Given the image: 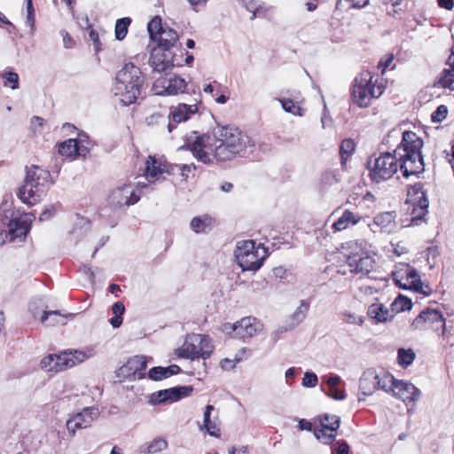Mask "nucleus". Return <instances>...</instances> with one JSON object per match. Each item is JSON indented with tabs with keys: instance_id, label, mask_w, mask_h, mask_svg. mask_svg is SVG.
Returning a JSON list of instances; mask_svg holds the SVG:
<instances>
[{
	"instance_id": "c756f323",
	"label": "nucleus",
	"mask_w": 454,
	"mask_h": 454,
	"mask_svg": "<svg viewBox=\"0 0 454 454\" xmlns=\"http://www.w3.org/2000/svg\"><path fill=\"white\" fill-rule=\"evenodd\" d=\"M165 171V167L159 163L153 156H149L145 162V176L149 182H154L160 178Z\"/></svg>"
},
{
	"instance_id": "9b49d317",
	"label": "nucleus",
	"mask_w": 454,
	"mask_h": 454,
	"mask_svg": "<svg viewBox=\"0 0 454 454\" xmlns=\"http://www.w3.org/2000/svg\"><path fill=\"white\" fill-rule=\"evenodd\" d=\"M366 165L371 178L377 183L389 179L397 171V160L389 152L383 153L374 160L370 159Z\"/></svg>"
},
{
	"instance_id": "37998d69",
	"label": "nucleus",
	"mask_w": 454,
	"mask_h": 454,
	"mask_svg": "<svg viewBox=\"0 0 454 454\" xmlns=\"http://www.w3.org/2000/svg\"><path fill=\"white\" fill-rule=\"evenodd\" d=\"M168 446V441L163 437H156L146 446L145 454H156L165 450Z\"/></svg>"
},
{
	"instance_id": "4c0bfd02",
	"label": "nucleus",
	"mask_w": 454,
	"mask_h": 454,
	"mask_svg": "<svg viewBox=\"0 0 454 454\" xmlns=\"http://www.w3.org/2000/svg\"><path fill=\"white\" fill-rule=\"evenodd\" d=\"M340 181L338 174L335 170H326L322 173L319 179V188L323 192H326L332 186L338 184Z\"/></svg>"
},
{
	"instance_id": "dca6fc26",
	"label": "nucleus",
	"mask_w": 454,
	"mask_h": 454,
	"mask_svg": "<svg viewBox=\"0 0 454 454\" xmlns=\"http://www.w3.org/2000/svg\"><path fill=\"white\" fill-rule=\"evenodd\" d=\"M140 196L136 193L132 184H124L113 190L108 197L111 206L121 207L137 203Z\"/></svg>"
},
{
	"instance_id": "aec40b11",
	"label": "nucleus",
	"mask_w": 454,
	"mask_h": 454,
	"mask_svg": "<svg viewBox=\"0 0 454 454\" xmlns=\"http://www.w3.org/2000/svg\"><path fill=\"white\" fill-rule=\"evenodd\" d=\"M400 160V169L406 178L412 176L418 177L424 171V162L421 154H418V157H415L412 153L403 154L401 156Z\"/></svg>"
},
{
	"instance_id": "774afa93",
	"label": "nucleus",
	"mask_w": 454,
	"mask_h": 454,
	"mask_svg": "<svg viewBox=\"0 0 454 454\" xmlns=\"http://www.w3.org/2000/svg\"><path fill=\"white\" fill-rule=\"evenodd\" d=\"M56 210L54 207H48L43 210V212L40 215L39 220L45 221L50 219L52 215H54Z\"/></svg>"
},
{
	"instance_id": "5fc2aeb1",
	"label": "nucleus",
	"mask_w": 454,
	"mask_h": 454,
	"mask_svg": "<svg viewBox=\"0 0 454 454\" xmlns=\"http://www.w3.org/2000/svg\"><path fill=\"white\" fill-rule=\"evenodd\" d=\"M55 362L54 354H51L41 360L40 365L41 368L46 372H55Z\"/></svg>"
},
{
	"instance_id": "2f4dec72",
	"label": "nucleus",
	"mask_w": 454,
	"mask_h": 454,
	"mask_svg": "<svg viewBox=\"0 0 454 454\" xmlns=\"http://www.w3.org/2000/svg\"><path fill=\"white\" fill-rule=\"evenodd\" d=\"M156 41L158 47H164L171 51V48L175 47L178 41V35L176 30L167 27L161 31Z\"/></svg>"
},
{
	"instance_id": "58836bf2",
	"label": "nucleus",
	"mask_w": 454,
	"mask_h": 454,
	"mask_svg": "<svg viewBox=\"0 0 454 454\" xmlns=\"http://www.w3.org/2000/svg\"><path fill=\"white\" fill-rule=\"evenodd\" d=\"M356 149L355 142L352 139L346 138L341 141L340 145V164L345 168L348 159L354 153Z\"/></svg>"
},
{
	"instance_id": "4d7b16f0",
	"label": "nucleus",
	"mask_w": 454,
	"mask_h": 454,
	"mask_svg": "<svg viewBox=\"0 0 454 454\" xmlns=\"http://www.w3.org/2000/svg\"><path fill=\"white\" fill-rule=\"evenodd\" d=\"M349 447L344 441H339L332 446L333 454H348Z\"/></svg>"
},
{
	"instance_id": "6ab92c4d",
	"label": "nucleus",
	"mask_w": 454,
	"mask_h": 454,
	"mask_svg": "<svg viewBox=\"0 0 454 454\" xmlns=\"http://www.w3.org/2000/svg\"><path fill=\"white\" fill-rule=\"evenodd\" d=\"M147 367V361L144 356H135L129 358L125 364L120 367L119 375L134 380L142 379Z\"/></svg>"
},
{
	"instance_id": "8fccbe9b",
	"label": "nucleus",
	"mask_w": 454,
	"mask_h": 454,
	"mask_svg": "<svg viewBox=\"0 0 454 454\" xmlns=\"http://www.w3.org/2000/svg\"><path fill=\"white\" fill-rule=\"evenodd\" d=\"M4 86L9 87L12 90L19 88V75L15 72H5L2 74Z\"/></svg>"
},
{
	"instance_id": "393cba45",
	"label": "nucleus",
	"mask_w": 454,
	"mask_h": 454,
	"mask_svg": "<svg viewBox=\"0 0 454 454\" xmlns=\"http://www.w3.org/2000/svg\"><path fill=\"white\" fill-rule=\"evenodd\" d=\"M377 379L378 372L372 368L367 369L363 372L359 380V388L364 395H371L378 389L379 381Z\"/></svg>"
},
{
	"instance_id": "f257e3e1",
	"label": "nucleus",
	"mask_w": 454,
	"mask_h": 454,
	"mask_svg": "<svg viewBox=\"0 0 454 454\" xmlns=\"http://www.w3.org/2000/svg\"><path fill=\"white\" fill-rule=\"evenodd\" d=\"M254 141L247 133L231 125H217L212 134L198 135L193 132L185 144L178 148L190 150L204 164L223 162L243 157L248 148L254 147Z\"/></svg>"
},
{
	"instance_id": "79ce46f5",
	"label": "nucleus",
	"mask_w": 454,
	"mask_h": 454,
	"mask_svg": "<svg viewBox=\"0 0 454 454\" xmlns=\"http://www.w3.org/2000/svg\"><path fill=\"white\" fill-rule=\"evenodd\" d=\"M436 84L442 88L454 90V67L450 66L449 69H444L439 77Z\"/></svg>"
},
{
	"instance_id": "052dcab7",
	"label": "nucleus",
	"mask_w": 454,
	"mask_h": 454,
	"mask_svg": "<svg viewBox=\"0 0 454 454\" xmlns=\"http://www.w3.org/2000/svg\"><path fill=\"white\" fill-rule=\"evenodd\" d=\"M43 121H44V120L42 117H40L38 115L33 116V118L30 121V124H31V129L34 130V132L40 131V129L43 126Z\"/></svg>"
},
{
	"instance_id": "f8f14e48",
	"label": "nucleus",
	"mask_w": 454,
	"mask_h": 454,
	"mask_svg": "<svg viewBox=\"0 0 454 454\" xmlns=\"http://www.w3.org/2000/svg\"><path fill=\"white\" fill-rule=\"evenodd\" d=\"M399 288L413 290L429 296L432 293L427 285H424L420 280V276L416 269L410 266L407 262H399Z\"/></svg>"
},
{
	"instance_id": "c03bdc74",
	"label": "nucleus",
	"mask_w": 454,
	"mask_h": 454,
	"mask_svg": "<svg viewBox=\"0 0 454 454\" xmlns=\"http://www.w3.org/2000/svg\"><path fill=\"white\" fill-rule=\"evenodd\" d=\"M59 153L63 156H73L80 153L77 140L67 139L61 143L59 147Z\"/></svg>"
},
{
	"instance_id": "a878e982",
	"label": "nucleus",
	"mask_w": 454,
	"mask_h": 454,
	"mask_svg": "<svg viewBox=\"0 0 454 454\" xmlns=\"http://www.w3.org/2000/svg\"><path fill=\"white\" fill-rule=\"evenodd\" d=\"M373 225L380 227L382 232H394L396 228L395 213L392 211L377 215L373 219Z\"/></svg>"
},
{
	"instance_id": "72a5a7b5",
	"label": "nucleus",
	"mask_w": 454,
	"mask_h": 454,
	"mask_svg": "<svg viewBox=\"0 0 454 454\" xmlns=\"http://www.w3.org/2000/svg\"><path fill=\"white\" fill-rule=\"evenodd\" d=\"M360 220V217L349 210H345L342 215L333 223V229L336 231H340L348 227L351 224H356Z\"/></svg>"
},
{
	"instance_id": "7ed1b4c3",
	"label": "nucleus",
	"mask_w": 454,
	"mask_h": 454,
	"mask_svg": "<svg viewBox=\"0 0 454 454\" xmlns=\"http://www.w3.org/2000/svg\"><path fill=\"white\" fill-rule=\"evenodd\" d=\"M144 77L139 67L133 63L125 64L115 77L114 94L124 106L134 103L140 95Z\"/></svg>"
},
{
	"instance_id": "69168bd1",
	"label": "nucleus",
	"mask_w": 454,
	"mask_h": 454,
	"mask_svg": "<svg viewBox=\"0 0 454 454\" xmlns=\"http://www.w3.org/2000/svg\"><path fill=\"white\" fill-rule=\"evenodd\" d=\"M60 34L63 37V43H64L65 48H67V49L72 48L74 45V41L69 35V34L65 30H62L60 32Z\"/></svg>"
},
{
	"instance_id": "473e14b6",
	"label": "nucleus",
	"mask_w": 454,
	"mask_h": 454,
	"mask_svg": "<svg viewBox=\"0 0 454 454\" xmlns=\"http://www.w3.org/2000/svg\"><path fill=\"white\" fill-rule=\"evenodd\" d=\"M309 309V302L301 300L300 301L299 307L294 310V312L289 317V326L290 328H294L302 323L308 314Z\"/></svg>"
},
{
	"instance_id": "e2e57ef3",
	"label": "nucleus",
	"mask_w": 454,
	"mask_h": 454,
	"mask_svg": "<svg viewBox=\"0 0 454 454\" xmlns=\"http://www.w3.org/2000/svg\"><path fill=\"white\" fill-rule=\"evenodd\" d=\"M239 361L240 359L239 358H236L234 360L224 358L221 361L220 364L223 370L229 371L233 369L236 366V364L239 363Z\"/></svg>"
},
{
	"instance_id": "f3484780",
	"label": "nucleus",
	"mask_w": 454,
	"mask_h": 454,
	"mask_svg": "<svg viewBox=\"0 0 454 454\" xmlns=\"http://www.w3.org/2000/svg\"><path fill=\"white\" fill-rule=\"evenodd\" d=\"M98 416L99 411L98 408H84L81 412L76 413L67 421V428L74 435L77 429L90 427Z\"/></svg>"
},
{
	"instance_id": "3c124183",
	"label": "nucleus",
	"mask_w": 454,
	"mask_h": 454,
	"mask_svg": "<svg viewBox=\"0 0 454 454\" xmlns=\"http://www.w3.org/2000/svg\"><path fill=\"white\" fill-rule=\"evenodd\" d=\"M35 9L33 7V3L30 0L27 1V20L26 24L31 27V32L33 33L35 30Z\"/></svg>"
},
{
	"instance_id": "680f3d73",
	"label": "nucleus",
	"mask_w": 454,
	"mask_h": 454,
	"mask_svg": "<svg viewBox=\"0 0 454 454\" xmlns=\"http://www.w3.org/2000/svg\"><path fill=\"white\" fill-rule=\"evenodd\" d=\"M314 434L317 439L321 440L324 443H329L332 441H328L327 435L329 434V431L326 430L325 427H322L321 429H316L314 431Z\"/></svg>"
},
{
	"instance_id": "09e8293b",
	"label": "nucleus",
	"mask_w": 454,
	"mask_h": 454,
	"mask_svg": "<svg viewBox=\"0 0 454 454\" xmlns=\"http://www.w3.org/2000/svg\"><path fill=\"white\" fill-rule=\"evenodd\" d=\"M341 319L345 324L348 325H362L364 322V317L348 310H345L341 313Z\"/></svg>"
},
{
	"instance_id": "f704fd0d",
	"label": "nucleus",
	"mask_w": 454,
	"mask_h": 454,
	"mask_svg": "<svg viewBox=\"0 0 454 454\" xmlns=\"http://www.w3.org/2000/svg\"><path fill=\"white\" fill-rule=\"evenodd\" d=\"M213 219L209 215L195 216L191 221V229L196 233H205L211 230Z\"/></svg>"
},
{
	"instance_id": "9d476101",
	"label": "nucleus",
	"mask_w": 454,
	"mask_h": 454,
	"mask_svg": "<svg viewBox=\"0 0 454 454\" xmlns=\"http://www.w3.org/2000/svg\"><path fill=\"white\" fill-rule=\"evenodd\" d=\"M411 327L415 330L431 329L437 333L442 341L450 343V331L447 329L446 321L443 315L434 309H426L422 310L412 321Z\"/></svg>"
},
{
	"instance_id": "de8ad7c7",
	"label": "nucleus",
	"mask_w": 454,
	"mask_h": 454,
	"mask_svg": "<svg viewBox=\"0 0 454 454\" xmlns=\"http://www.w3.org/2000/svg\"><path fill=\"white\" fill-rule=\"evenodd\" d=\"M130 22L131 20L128 17L117 20L115 24V38L117 40H123L126 37Z\"/></svg>"
},
{
	"instance_id": "0e129e2a",
	"label": "nucleus",
	"mask_w": 454,
	"mask_h": 454,
	"mask_svg": "<svg viewBox=\"0 0 454 454\" xmlns=\"http://www.w3.org/2000/svg\"><path fill=\"white\" fill-rule=\"evenodd\" d=\"M180 172H181V176H183V178L184 180H186L188 177H189V173L192 171V169H196V167L193 163L192 164H183L181 167H180Z\"/></svg>"
},
{
	"instance_id": "cd10ccee",
	"label": "nucleus",
	"mask_w": 454,
	"mask_h": 454,
	"mask_svg": "<svg viewBox=\"0 0 454 454\" xmlns=\"http://www.w3.org/2000/svg\"><path fill=\"white\" fill-rule=\"evenodd\" d=\"M180 367L176 364H171L168 367L156 366L150 369L148 377L155 381L167 379L172 375L179 373Z\"/></svg>"
},
{
	"instance_id": "bb28decb",
	"label": "nucleus",
	"mask_w": 454,
	"mask_h": 454,
	"mask_svg": "<svg viewBox=\"0 0 454 454\" xmlns=\"http://www.w3.org/2000/svg\"><path fill=\"white\" fill-rule=\"evenodd\" d=\"M164 117L165 115H149L146 117L145 121L148 125H152L154 122L159 123V119H162L163 123L168 122V130L171 132L178 123L187 121L190 115H168L167 119Z\"/></svg>"
},
{
	"instance_id": "c9c22d12",
	"label": "nucleus",
	"mask_w": 454,
	"mask_h": 454,
	"mask_svg": "<svg viewBox=\"0 0 454 454\" xmlns=\"http://www.w3.org/2000/svg\"><path fill=\"white\" fill-rule=\"evenodd\" d=\"M90 229V221L84 217H77L70 234L78 241L86 236Z\"/></svg>"
},
{
	"instance_id": "ddd939ff",
	"label": "nucleus",
	"mask_w": 454,
	"mask_h": 454,
	"mask_svg": "<svg viewBox=\"0 0 454 454\" xmlns=\"http://www.w3.org/2000/svg\"><path fill=\"white\" fill-rule=\"evenodd\" d=\"M231 330L240 339L251 338L262 330V325L255 317H247L236 324L224 325V331Z\"/></svg>"
},
{
	"instance_id": "a18cd8bd",
	"label": "nucleus",
	"mask_w": 454,
	"mask_h": 454,
	"mask_svg": "<svg viewBox=\"0 0 454 454\" xmlns=\"http://www.w3.org/2000/svg\"><path fill=\"white\" fill-rule=\"evenodd\" d=\"M165 28L162 26L161 18L160 16H155L153 18L147 25V30L150 35V38L153 41H156L158 36L160 35L161 31Z\"/></svg>"
},
{
	"instance_id": "b1692460",
	"label": "nucleus",
	"mask_w": 454,
	"mask_h": 454,
	"mask_svg": "<svg viewBox=\"0 0 454 454\" xmlns=\"http://www.w3.org/2000/svg\"><path fill=\"white\" fill-rule=\"evenodd\" d=\"M422 146L423 141L416 133L412 131H404L403 133V139L399 145V148H403L404 154L412 153L415 157H418V154H421Z\"/></svg>"
},
{
	"instance_id": "0eeeda50",
	"label": "nucleus",
	"mask_w": 454,
	"mask_h": 454,
	"mask_svg": "<svg viewBox=\"0 0 454 454\" xmlns=\"http://www.w3.org/2000/svg\"><path fill=\"white\" fill-rule=\"evenodd\" d=\"M32 215H17L12 202L3 201L0 205V224L8 227L11 241L23 242L30 231Z\"/></svg>"
},
{
	"instance_id": "412c9836",
	"label": "nucleus",
	"mask_w": 454,
	"mask_h": 454,
	"mask_svg": "<svg viewBox=\"0 0 454 454\" xmlns=\"http://www.w3.org/2000/svg\"><path fill=\"white\" fill-rule=\"evenodd\" d=\"M420 390L412 383L399 380V399L405 403L409 413L414 411L415 403L420 398Z\"/></svg>"
},
{
	"instance_id": "5701e85b",
	"label": "nucleus",
	"mask_w": 454,
	"mask_h": 454,
	"mask_svg": "<svg viewBox=\"0 0 454 454\" xmlns=\"http://www.w3.org/2000/svg\"><path fill=\"white\" fill-rule=\"evenodd\" d=\"M397 304V297L391 303V309H388L382 303H373L369 306L367 314L377 322L383 323L395 317L394 307Z\"/></svg>"
},
{
	"instance_id": "e433bc0d",
	"label": "nucleus",
	"mask_w": 454,
	"mask_h": 454,
	"mask_svg": "<svg viewBox=\"0 0 454 454\" xmlns=\"http://www.w3.org/2000/svg\"><path fill=\"white\" fill-rule=\"evenodd\" d=\"M377 380L379 381L378 388H380L387 393L392 392L393 395H395L394 389L397 386V382L392 374L386 372H381L380 373H378Z\"/></svg>"
},
{
	"instance_id": "a211bd4d",
	"label": "nucleus",
	"mask_w": 454,
	"mask_h": 454,
	"mask_svg": "<svg viewBox=\"0 0 454 454\" xmlns=\"http://www.w3.org/2000/svg\"><path fill=\"white\" fill-rule=\"evenodd\" d=\"M89 355H87L84 351L81 350H67L59 355L54 354L55 362V372H61L69 368L75 366L82 363L84 360L89 358Z\"/></svg>"
},
{
	"instance_id": "7c9ffc66",
	"label": "nucleus",
	"mask_w": 454,
	"mask_h": 454,
	"mask_svg": "<svg viewBox=\"0 0 454 454\" xmlns=\"http://www.w3.org/2000/svg\"><path fill=\"white\" fill-rule=\"evenodd\" d=\"M320 424L322 427H325L329 431V434L327 435L328 441H333L336 436V430L339 428L340 424V417L325 414L320 419Z\"/></svg>"
},
{
	"instance_id": "20e7f679",
	"label": "nucleus",
	"mask_w": 454,
	"mask_h": 454,
	"mask_svg": "<svg viewBox=\"0 0 454 454\" xmlns=\"http://www.w3.org/2000/svg\"><path fill=\"white\" fill-rule=\"evenodd\" d=\"M386 89V82L378 74L368 70L360 72L352 85L354 102L361 107L368 106L372 100L380 98Z\"/></svg>"
},
{
	"instance_id": "39448f33",
	"label": "nucleus",
	"mask_w": 454,
	"mask_h": 454,
	"mask_svg": "<svg viewBox=\"0 0 454 454\" xmlns=\"http://www.w3.org/2000/svg\"><path fill=\"white\" fill-rule=\"evenodd\" d=\"M214 350L212 340L204 334L191 333L187 334L184 343L175 350L176 356L180 358H187L192 361L201 358L203 362L200 364L201 370L198 372V375L205 374L206 363Z\"/></svg>"
},
{
	"instance_id": "c85d7f7f",
	"label": "nucleus",
	"mask_w": 454,
	"mask_h": 454,
	"mask_svg": "<svg viewBox=\"0 0 454 454\" xmlns=\"http://www.w3.org/2000/svg\"><path fill=\"white\" fill-rule=\"evenodd\" d=\"M215 410L214 406L207 404L205 408L203 425L200 426V430L205 429L210 435L218 436L220 429L217 425V418L211 419V412Z\"/></svg>"
},
{
	"instance_id": "49530a36",
	"label": "nucleus",
	"mask_w": 454,
	"mask_h": 454,
	"mask_svg": "<svg viewBox=\"0 0 454 454\" xmlns=\"http://www.w3.org/2000/svg\"><path fill=\"white\" fill-rule=\"evenodd\" d=\"M416 354L411 348H399V366L407 368L415 360Z\"/></svg>"
},
{
	"instance_id": "338daca9",
	"label": "nucleus",
	"mask_w": 454,
	"mask_h": 454,
	"mask_svg": "<svg viewBox=\"0 0 454 454\" xmlns=\"http://www.w3.org/2000/svg\"><path fill=\"white\" fill-rule=\"evenodd\" d=\"M112 311L114 315L122 316L125 311V306L123 302L116 301L115 303H114V305L112 306Z\"/></svg>"
},
{
	"instance_id": "a19ab883",
	"label": "nucleus",
	"mask_w": 454,
	"mask_h": 454,
	"mask_svg": "<svg viewBox=\"0 0 454 454\" xmlns=\"http://www.w3.org/2000/svg\"><path fill=\"white\" fill-rule=\"evenodd\" d=\"M185 87L186 82L184 79L175 75L168 80V85L165 87V90L168 95H175L183 92Z\"/></svg>"
},
{
	"instance_id": "6e6d98bb",
	"label": "nucleus",
	"mask_w": 454,
	"mask_h": 454,
	"mask_svg": "<svg viewBox=\"0 0 454 454\" xmlns=\"http://www.w3.org/2000/svg\"><path fill=\"white\" fill-rule=\"evenodd\" d=\"M394 54L389 53L380 59V61L378 64V69L381 71V75L385 74L387 68L390 67V65L394 61Z\"/></svg>"
},
{
	"instance_id": "4be33fe9",
	"label": "nucleus",
	"mask_w": 454,
	"mask_h": 454,
	"mask_svg": "<svg viewBox=\"0 0 454 454\" xmlns=\"http://www.w3.org/2000/svg\"><path fill=\"white\" fill-rule=\"evenodd\" d=\"M288 97L275 98L274 103H279L282 109L290 114H301L305 111L302 107L303 98L299 91H288Z\"/></svg>"
},
{
	"instance_id": "864d4df0",
	"label": "nucleus",
	"mask_w": 454,
	"mask_h": 454,
	"mask_svg": "<svg viewBox=\"0 0 454 454\" xmlns=\"http://www.w3.org/2000/svg\"><path fill=\"white\" fill-rule=\"evenodd\" d=\"M318 379L316 373L311 372H306L302 379V386L304 387H314L317 385Z\"/></svg>"
},
{
	"instance_id": "603ef678",
	"label": "nucleus",
	"mask_w": 454,
	"mask_h": 454,
	"mask_svg": "<svg viewBox=\"0 0 454 454\" xmlns=\"http://www.w3.org/2000/svg\"><path fill=\"white\" fill-rule=\"evenodd\" d=\"M199 107L196 104L194 105H187V104H179L176 110L171 111L170 114H197L199 112Z\"/></svg>"
},
{
	"instance_id": "2eb2a0df",
	"label": "nucleus",
	"mask_w": 454,
	"mask_h": 454,
	"mask_svg": "<svg viewBox=\"0 0 454 454\" xmlns=\"http://www.w3.org/2000/svg\"><path fill=\"white\" fill-rule=\"evenodd\" d=\"M149 65L155 72H163L172 67L180 66L176 62L173 52L164 47H155L151 52Z\"/></svg>"
},
{
	"instance_id": "ea45409f",
	"label": "nucleus",
	"mask_w": 454,
	"mask_h": 454,
	"mask_svg": "<svg viewBox=\"0 0 454 454\" xmlns=\"http://www.w3.org/2000/svg\"><path fill=\"white\" fill-rule=\"evenodd\" d=\"M67 317V315L60 314L59 311L53 310V311H43L40 321L42 323L48 322V325H66L65 318Z\"/></svg>"
},
{
	"instance_id": "4468645a",
	"label": "nucleus",
	"mask_w": 454,
	"mask_h": 454,
	"mask_svg": "<svg viewBox=\"0 0 454 454\" xmlns=\"http://www.w3.org/2000/svg\"><path fill=\"white\" fill-rule=\"evenodd\" d=\"M193 388L191 386L175 387L168 389L154 392L150 396V403L153 405L175 403L180 399L189 396Z\"/></svg>"
},
{
	"instance_id": "13d9d810",
	"label": "nucleus",
	"mask_w": 454,
	"mask_h": 454,
	"mask_svg": "<svg viewBox=\"0 0 454 454\" xmlns=\"http://www.w3.org/2000/svg\"><path fill=\"white\" fill-rule=\"evenodd\" d=\"M327 395L332 397L334 400H344L346 398V394L343 389H340L337 387H328Z\"/></svg>"
},
{
	"instance_id": "f03ea898",
	"label": "nucleus",
	"mask_w": 454,
	"mask_h": 454,
	"mask_svg": "<svg viewBox=\"0 0 454 454\" xmlns=\"http://www.w3.org/2000/svg\"><path fill=\"white\" fill-rule=\"evenodd\" d=\"M51 184V173L33 165L27 168L24 184L19 189L17 195L22 203L34 206L46 195Z\"/></svg>"
},
{
	"instance_id": "423d86ee",
	"label": "nucleus",
	"mask_w": 454,
	"mask_h": 454,
	"mask_svg": "<svg viewBox=\"0 0 454 454\" xmlns=\"http://www.w3.org/2000/svg\"><path fill=\"white\" fill-rule=\"evenodd\" d=\"M428 200L419 184L411 186L407 192V199L403 207L404 214L401 219L403 228L420 224L427 214Z\"/></svg>"
},
{
	"instance_id": "1a4fd4ad",
	"label": "nucleus",
	"mask_w": 454,
	"mask_h": 454,
	"mask_svg": "<svg viewBox=\"0 0 454 454\" xmlns=\"http://www.w3.org/2000/svg\"><path fill=\"white\" fill-rule=\"evenodd\" d=\"M234 254L243 270H259L266 257L265 249L261 245L256 247L254 240L238 242Z\"/></svg>"
},
{
	"instance_id": "6e6552de",
	"label": "nucleus",
	"mask_w": 454,
	"mask_h": 454,
	"mask_svg": "<svg viewBox=\"0 0 454 454\" xmlns=\"http://www.w3.org/2000/svg\"><path fill=\"white\" fill-rule=\"evenodd\" d=\"M341 253L346 257V262L351 273L368 275L373 270L374 259L362 249L361 244L357 241L343 243Z\"/></svg>"
},
{
	"instance_id": "bf43d9fd",
	"label": "nucleus",
	"mask_w": 454,
	"mask_h": 454,
	"mask_svg": "<svg viewBox=\"0 0 454 454\" xmlns=\"http://www.w3.org/2000/svg\"><path fill=\"white\" fill-rule=\"evenodd\" d=\"M412 305V301L410 298L399 294V312L411 310Z\"/></svg>"
}]
</instances>
